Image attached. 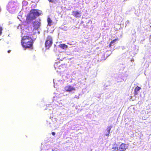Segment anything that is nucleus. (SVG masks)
<instances>
[{
    "instance_id": "nucleus-1",
    "label": "nucleus",
    "mask_w": 151,
    "mask_h": 151,
    "mask_svg": "<svg viewBox=\"0 0 151 151\" xmlns=\"http://www.w3.org/2000/svg\"><path fill=\"white\" fill-rule=\"evenodd\" d=\"M41 12L37 11L35 9L32 10L27 15V21L28 23H29L33 20L35 19L38 16L41 14Z\"/></svg>"
},
{
    "instance_id": "nucleus-2",
    "label": "nucleus",
    "mask_w": 151,
    "mask_h": 151,
    "mask_svg": "<svg viewBox=\"0 0 151 151\" xmlns=\"http://www.w3.org/2000/svg\"><path fill=\"white\" fill-rule=\"evenodd\" d=\"M21 43L23 47L25 48H30L32 45V40L28 36H24L22 38Z\"/></svg>"
},
{
    "instance_id": "nucleus-3",
    "label": "nucleus",
    "mask_w": 151,
    "mask_h": 151,
    "mask_svg": "<svg viewBox=\"0 0 151 151\" xmlns=\"http://www.w3.org/2000/svg\"><path fill=\"white\" fill-rule=\"evenodd\" d=\"M18 4L15 1H9L7 5V10L9 12H13L17 8Z\"/></svg>"
},
{
    "instance_id": "nucleus-4",
    "label": "nucleus",
    "mask_w": 151,
    "mask_h": 151,
    "mask_svg": "<svg viewBox=\"0 0 151 151\" xmlns=\"http://www.w3.org/2000/svg\"><path fill=\"white\" fill-rule=\"evenodd\" d=\"M29 27L24 24L19 25L18 27V29H21V32L22 34L30 32L31 30H29ZM30 29H31V28Z\"/></svg>"
},
{
    "instance_id": "nucleus-5",
    "label": "nucleus",
    "mask_w": 151,
    "mask_h": 151,
    "mask_svg": "<svg viewBox=\"0 0 151 151\" xmlns=\"http://www.w3.org/2000/svg\"><path fill=\"white\" fill-rule=\"evenodd\" d=\"M52 43V40L51 36H49L47 38L45 42V46L46 48L48 49L51 47Z\"/></svg>"
},
{
    "instance_id": "nucleus-6",
    "label": "nucleus",
    "mask_w": 151,
    "mask_h": 151,
    "mask_svg": "<svg viewBox=\"0 0 151 151\" xmlns=\"http://www.w3.org/2000/svg\"><path fill=\"white\" fill-rule=\"evenodd\" d=\"M65 89L66 91L74 93L76 91L75 88L74 87L69 85L66 86L65 88Z\"/></svg>"
},
{
    "instance_id": "nucleus-7",
    "label": "nucleus",
    "mask_w": 151,
    "mask_h": 151,
    "mask_svg": "<svg viewBox=\"0 0 151 151\" xmlns=\"http://www.w3.org/2000/svg\"><path fill=\"white\" fill-rule=\"evenodd\" d=\"M128 145L122 143L119 147V151H125L128 148Z\"/></svg>"
},
{
    "instance_id": "nucleus-8",
    "label": "nucleus",
    "mask_w": 151,
    "mask_h": 151,
    "mask_svg": "<svg viewBox=\"0 0 151 151\" xmlns=\"http://www.w3.org/2000/svg\"><path fill=\"white\" fill-rule=\"evenodd\" d=\"M34 29H37L40 26V22L39 21H36L33 23Z\"/></svg>"
},
{
    "instance_id": "nucleus-9",
    "label": "nucleus",
    "mask_w": 151,
    "mask_h": 151,
    "mask_svg": "<svg viewBox=\"0 0 151 151\" xmlns=\"http://www.w3.org/2000/svg\"><path fill=\"white\" fill-rule=\"evenodd\" d=\"M72 14L76 18L80 17L81 16V13L78 11H73Z\"/></svg>"
},
{
    "instance_id": "nucleus-10",
    "label": "nucleus",
    "mask_w": 151,
    "mask_h": 151,
    "mask_svg": "<svg viewBox=\"0 0 151 151\" xmlns=\"http://www.w3.org/2000/svg\"><path fill=\"white\" fill-rule=\"evenodd\" d=\"M112 149L113 151H119V147L116 144H114L113 145Z\"/></svg>"
},
{
    "instance_id": "nucleus-11",
    "label": "nucleus",
    "mask_w": 151,
    "mask_h": 151,
    "mask_svg": "<svg viewBox=\"0 0 151 151\" xmlns=\"http://www.w3.org/2000/svg\"><path fill=\"white\" fill-rule=\"evenodd\" d=\"M47 21L48 25L50 26L53 25V22L49 18L47 19Z\"/></svg>"
},
{
    "instance_id": "nucleus-12",
    "label": "nucleus",
    "mask_w": 151,
    "mask_h": 151,
    "mask_svg": "<svg viewBox=\"0 0 151 151\" xmlns=\"http://www.w3.org/2000/svg\"><path fill=\"white\" fill-rule=\"evenodd\" d=\"M140 89V87L137 86L134 90V94L136 95H137L138 93V91H139Z\"/></svg>"
},
{
    "instance_id": "nucleus-13",
    "label": "nucleus",
    "mask_w": 151,
    "mask_h": 151,
    "mask_svg": "<svg viewBox=\"0 0 151 151\" xmlns=\"http://www.w3.org/2000/svg\"><path fill=\"white\" fill-rule=\"evenodd\" d=\"M59 47L63 49H65L67 48L68 46L65 44H61L59 45Z\"/></svg>"
},
{
    "instance_id": "nucleus-14",
    "label": "nucleus",
    "mask_w": 151,
    "mask_h": 151,
    "mask_svg": "<svg viewBox=\"0 0 151 151\" xmlns=\"http://www.w3.org/2000/svg\"><path fill=\"white\" fill-rule=\"evenodd\" d=\"M117 40H118V39H115L112 41L111 42L110 44L109 45V47H110L114 43H115Z\"/></svg>"
},
{
    "instance_id": "nucleus-15",
    "label": "nucleus",
    "mask_w": 151,
    "mask_h": 151,
    "mask_svg": "<svg viewBox=\"0 0 151 151\" xmlns=\"http://www.w3.org/2000/svg\"><path fill=\"white\" fill-rule=\"evenodd\" d=\"M111 129V127L110 126L109 127H108V128H107V132L108 133H110V130Z\"/></svg>"
},
{
    "instance_id": "nucleus-16",
    "label": "nucleus",
    "mask_w": 151,
    "mask_h": 151,
    "mask_svg": "<svg viewBox=\"0 0 151 151\" xmlns=\"http://www.w3.org/2000/svg\"><path fill=\"white\" fill-rule=\"evenodd\" d=\"M2 29V27L0 25V35H1Z\"/></svg>"
},
{
    "instance_id": "nucleus-17",
    "label": "nucleus",
    "mask_w": 151,
    "mask_h": 151,
    "mask_svg": "<svg viewBox=\"0 0 151 151\" xmlns=\"http://www.w3.org/2000/svg\"><path fill=\"white\" fill-rule=\"evenodd\" d=\"M55 0H48V1H49L50 2H51L52 3H53V2H54V1Z\"/></svg>"
},
{
    "instance_id": "nucleus-18",
    "label": "nucleus",
    "mask_w": 151,
    "mask_h": 151,
    "mask_svg": "<svg viewBox=\"0 0 151 151\" xmlns=\"http://www.w3.org/2000/svg\"><path fill=\"white\" fill-rule=\"evenodd\" d=\"M75 98H76L77 99H78L79 98V96H77V95H76L75 96Z\"/></svg>"
},
{
    "instance_id": "nucleus-19",
    "label": "nucleus",
    "mask_w": 151,
    "mask_h": 151,
    "mask_svg": "<svg viewBox=\"0 0 151 151\" xmlns=\"http://www.w3.org/2000/svg\"><path fill=\"white\" fill-rule=\"evenodd\" d=\"M52 134L53 135H55V133L54 132H52Z\"/></svg>"
},
{
    "instance_id": "nucleus-20",
    "label": "nucleus",
    "mask_w": 151,
    "mask_h": 151,
    "mask_svg": "<svg viewBox=\"0 0 151 151\" xmlns=\"http://www.w3.org/2000/svg\"><path fill=\"white\" fill-rule=\"evenodd\" d=\"M109 133H107L106 134V136H108L109 135Z\"/></svg>"
},
{
    "instance_id": "nucleus-21",
    "label": "nucleus",
    "mask_w": 151,
    "mask_h": 151,
    "mask_svg": "<svg viewBox=\"0 0 151 151\" xmlns=\"http://www.w3.org/2000/svg\"><path fill=\"white\" fill-rule=\"evenodd\" d=\"M11 51V50H9L8 51V53H9Z\"/></svg>"
},
{
    "instance_id": "nucleus-22",
    "label": "nucleus",
    "mask_w": 151,
    "mask_h": 151,
    "mask_svg": "<svg viewBox=\"0 0 151 151\" xmlns=\"http://www.w3.org/2000/svg\"><path fill=\"white\" fill-rule=\"evenodd\" d=\"M126 23H128L129 22V21L127 20L126 22Z\"/></svg>"
},
{
    "instance_id": "nucleus-23",
    "label": "nucleus",
    "mask_w": 151,
    "mask_h": 151,
    "mask_svg": "<svg viewBox=\"0 0 151 151\" xmlns=\"http://www.w3.org/2000/svg\"><path fill=\"white\" fill-rule=\"evenodd\" d=\"M53 82H54V80H53Z\"/></svg>"
},
{
    "instance_id": "nucleus-24",
    "label": "nucleus",
    "mask_w": 151,
    "mask_h": 151,
    "mask_svg": "<svg viewBox=\"0 0 151 151\" xmlns=\"http://www.w3.org/2000/svg\"><path fill=\"white\" fill-rule=\"evenodd\" d=\"M23 2H26L25 1H24Z\"/></svg>"
}]
</instances>
